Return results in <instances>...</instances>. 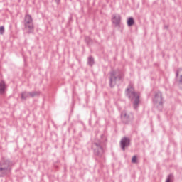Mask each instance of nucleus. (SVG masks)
I'll list each match as a JSON object with an SVG mask.
<instances>
[{
	"instance_id": "ddd939ff",
	"label": "nucleus",
	"mask_w": 182,
	"mask_h": 182,
	"mask_svg": "<svg viewBox=\"0 0 182 182\" xmlns=\"http://www.w3.org/2000/svg\"><path fill=\"white\" fill-rule=\"evenodd\" d=\"M127 25L128 26H133L134 25V19L133 17L129 18L127 20Z\"/></svg>"
},
{
	"instance_id": "f257e3e1",
	"label": "nucleus",
	"mask_w": 182,
	"mask_h": 182,
	"mask_svg": "<svg viewBox=\"0 0 182 182\" xmlns=\"http://www.w3.org/2000/svg\"><path fill=\"white\" fill-rule=\"evenodd\" d=\"M127 97L131 100L134 110L139 109L140 105V93L136 92L133 85H129L126 90Z\"/></svg>"
},
{
	"instance_id": "20e7f679",
	"label": "nucleus",
	"mask_w": 182,
	"mask_h": 182,
	"mask_svg": "<svg viewBox=\"0 0 182 182\" xmlns=\"http://www.w3.org/2000/svg\"><path fill=\"white\" fill-rule=\"evenodd\" d=\"M92 149L95 156H98V157H102V156H103V153H105V146L102 141L95 142L92 144Z\"/></svg>"
},
{
	"instance_id": "1a4fd4ad",
	"label": "nucleus",
	"mask_w": 182,
	"mask_h": 182,
	"mask_svg": "<svg viewBox=\"0 0 182 182\" xmlns=\"http://www.w3.org/2000/svg\"><path fill=\"white\" fill-rule=\"evenodd\" d=\"M121 149L124 151L126 150V147H129L130 146V139L127 137H124L120 141Z\"/></svg>"
},
{
	"instance_id": "2eb2a0df",
	"label": "nucleus",
	"mask_w": 182,
	"mask_h": 182,
	"mask_svg": "<svg viewBox=\"0 0 182 182\" xmlns=\"http://www.w3.org/2000/svg\"><path fill=\"white\" fill-rule=\"evenodd\" d=\"M5 33V27L4 26H0V35Z\"/></svg>"
},
{
	"instance_id": "9d476101",
	"label": "nucleus",
	"mask_w": 182,
	"mask_h": 182,
	"mask_svg": "<svg viewBox=\"0 0 182 182\" xmlns=\"http://www.w3.org/2000/svg\"><path fill=\"white\" fill-rule=\"evenodd\" d=\"M176 85L182 89V68H179L176 72Z\"/></svg>"
},
{
	"instance_id": "f8f14e48",
	"label": "nucleus",
	"mask_w": 182,
	"mask_h": 182,
	"mask_svg": "<svg viewBox=\"0 0 182 182\" xmlns=\"http://www.w3.org/2000/svg\"><path fill=\"white\" fill-rule=\"evenodd\" d=\"M7 87L8 86H6L5 81L4 80L0 81V95H4Z\"/></svg>"
},
{
	"instance_id": "f03ea898",
	"label": "nucleus",
	"mask_w": 182,
	"mask_h": 182,
	"mask_svg": "<svg viewBox=\"0 0 182 182\" xmlns=\"http://www.w3.org/2000/svg\"><path fill=\"white\" fill-rule=\"evenodd\" d=\"M12 161L9 159H2L0 161V177L8 176L12 170Z\"/></svg>"
},
{
	"instance_id": "a211bd4d",
	"label": "nucleus",
	"mask_w": 182,
	"mask_h": 182,
	"mask_svg": "<svg viewBox=\"0 0 182 182\" xmlns=\"http://www.w3.org/2000/svg\"><path fill=\"white\" fill-rule=\"evenodd\" d=\"M55 2H56V4H59V3L60 2V0H54Z\"/></svg>"
},
{
	"instance_id": "9b49d317",
	"label": "nucleus",
	"mask_w": 182,
	"mask_h": 182,
	"mask_svg": "<svg viewBox=\"0 0 182 182\" xmlns=\"http://www.w3.org/2000/svg\"><path fill=\"white\" fill-rule=\"evenodd\" d=\"M122 17L119 14H115L112 16V23L115 24V26H119Z\"/></svg>"
},
{
	"instance_id": "423d86ee",
	"label": "nucleus",
	"mask_w": 182,
	"mask_h": 182,
	"mask_svg": "<svg viewBox=\"0 0 182 182\" xmlns=\"http://www.w3.org/2000/svg\"><path fill=\"white\" fill-rule=\"evenodd\" d=\"M153 100L156 105H159V109H161V107H163V97H161V92H158L155 94Z\"/></svg>"
},
{
	"instance_id": "39448f33",
	"label": "nucleus",
	"mask_w": 182,
	"mask_h": 182,
	"mask_svg": "<svg viewBox=\"0 0 182 182\" xmlns=\"http://www.w3.org/2000/svg\"><path fill=\"white\" fill-rule=\"evenodd\" d=\"M24 26L26 29L28 30V32H32V31H33V20L32 19V16L26 14L24 18Z\"/></svg>"
},
{
	"instance_id": "6e6552de",
	"label": "nucleus",
	"mask_w": 182,
	"mask_h": 182,
	"mask_svg": "<svg viewBox=\"0 0 182 182\" xmlns=\"http://www.w3.org/2000/svg\"><path fill=\"white\" fill-rule=\"evenodd\" d=\"M121 119L124 123H127L129 120H132L133 119V114H127L125 111H123L121 113Z\"/></svg>"
},
{
	"instance_id": "4468645a",
	"label": "nucleus",
	"mask_w": 182,
	"mask_h": 182,
	"mask_svg": "<svg viewBox=\"0 0 182 182\" xmlns=\"http://www.w3.org/2000/svg\"><path fill=\"white\" fill-rule=\"evenodd\" d=\"M88 65L90 66H93V65H95V59L93 57L90 56L88 58Z\"/></svg>"
},
{
	"instance_id": "7ed1b4c3",
	"label": "nucleus",
	"mask_w": 182,
	"mask_h": 182,
	"mask_svg": "<svg viewBox=\"0 0 182 182\" xmlns=\"http://www.w3.org/2000/svg\"><path fill=\"white\" fill-rule=\"evenodd\" d=\"M122 77H123V74L120 70L117 71H112L110 73V78H109V86L110 87H114L116 85V80L119 79V80H122Z\"/></svg>"
},
{
	"instance_id": "f3484780",
	"label": "nucleus",
	"mask_w": 182,
	"mask_h": 182,
	"mask_svg": "<svg viewBox=\"0 0 182 182\" xmlns=\"http://www.w3.org/2000/svg\"><path fill=\"white\" fill-rule=\"evenodd\" d=\"M132 163H137V156H134L132 159Z\"/></svg>"
},
{
	"instance_id": "dca6fc26",
	"label": "nucleus",
	"mask_w": 182,
	"mask_h": 182,
	"mask_svg": "<svg viewBox=\"0 0 182 182\" xmlns=\"http://www.w3.org/2000/svg\"><path fill=\"white\" fill-rule=\"evenodd\" d=\"M171 180H173V175L170 174L169 176H168V178L166 182H171Z\"/></svg>"
},
{
	"instance_id": "0eeeda50",
	"label": "nucleus",
	"mask_w": 182,
	"mask_h": 182,
	"mask_svg": "<svg viewBox=\"0 0 182 182\" xmlns=\"http://www.w3.org/2000/svg\"><path fill=\"white\" fill-rule=\"evenodd\" d=\"M35 96H39V92L33 91L31 92H24L21 93V99L26 100L28 97H35Z\"/></svg>"
}]
</instances>
